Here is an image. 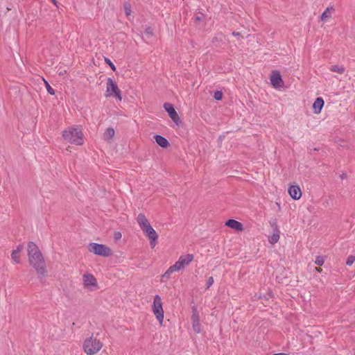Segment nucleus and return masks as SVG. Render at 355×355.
I'll list each match as a JSON object with an SVG mask.
<instances>
[{
    "instance_id": "1",
    "label": "nucleus",
    "mask_w": 355,
    "mask_h": 355,
    "mask_svg": "<svg viewBox=\"0 0 355 355\" xmlns=\"http://www.w3.org/2000/svg\"><path fill=\"white\" fill-rule=\"evenodd\" d=\"M83 132L79 128L71 127L62 132V136L66 141L76 145L83 144Z\"/></svg>"
},
{
    "instance_id": "2",
    "label": "nucleus",
    "mask_w": 355,
    "mask_h": 355,
    "mask_svg": "<svg viewBox=\"0 0 355 355\" xmlns=\"http://www.w3.org/2000/svg\"><path fill=\"white\" fill-rule=\"evenodd\" d=\"M30 265L36 270L39 276L46 273V263L41 252L28 257Z\"/></svg>"
},
{
    "instance_id": "3",
    "label": "nucleus",
    "mask_w": 355,
    "mask_h": 355,
    "mask_svg": "<svg viewBox=\"0 0 355 355\" xmlns=\"http://www.w3.org/2000/svg\"><path fill=\"white\" fill-rule=\"evenodd\" d=\"M102 343L92 336L87 338L83 343V349L87 355H93L102 348Z\"/></svg>"
},
{
    "instance_id": "4",
    "label": "nucleus",
    "mask_w": 355,
    "mask_h": 355,
    "mask_svg": "<svg viewBox=\"0 0 355 355\" xmlns=\"http://www.w3.org/2000/svg\"><path fill=\"white\" fill-rule=\"evenodd\" d=\"M88 250L95 254L104 257H107L112 254V250L110 248L105 245L96 243L89 244Z\"/></svg>"
},
{
    "instance_id": "5",
    "label": "nucleus",
    "mask_w": 355,
    "mask_h": 355,
    "mask_svg": "<svg viewBox=\"0 0 355 355\" xmlns=\"http://www.w3.org/2000/svg\"><path fill=\"white\" fill-rule=\"evenodd\" d=\"M113 94L116 98H118L119 101H121L122 97L121 95L120 89H119L116 83L112 78H109L107 81L105 96H111Z\"/></svg>"
},
{
    "instance_id": "6",
    "label": "nucleus",
    "mask_w": 355,
    "mask_h": 355,
    "mask_svg": "<svg viewBox=\"0 0 355 355\" xmlns=\"http://www.w3.org/2000/svg\"><path fill=\"white\" fill-rule=\"evenodd\" d=\"M193 260V255L187 254L186 255L180 256L178 261L175 263L174 269L177 271L184 269Z\"/></svg>"
},
{
    "instance_id": "7",
    "label": "nucleus",
    "mask_w": 355,
    "mask_h": 355,
    "mask_svg": "<svg viewBox=\"0 0 355 355\" xmlns=\"http://www.w3.org/2000/svg\"><path fill=\"white\" fill-rule=\"evenodd\" d=\"M142 230L150 239V246L154 248L156 245L157 239L158 237L155 230L150 225L144 228Z\"/></svg>"
},
{
    "instance_id": "8",
    "label": "nucleus",
    "mask_w": 355,
    "mask_h": 355,
    "mask_svg": "<svg viewBox=\"0 0 355 355\" xmlns=\"http://www.w3.org/2000/svg\"><path fill=\"white\" fill-rule=\"evenodd\" d=\"M270 81L272 85L275 88H279L282 87L284 85L283 80L282 79V76L279 73V72L277 71H272L271 76H270Z\"/></svg>"
},
{
    "instance_id": "9",
    "label": "nucleus",
    "mask_w": 355,
    "mask_h": 355,
    "mask_svg": "<svg viewBox=\"0 0 355 355\" xmlns=\"http://www.w3.org/2000/svg\"><path fill=\"white\" fill-rule=\"evenodd\" d=\"M164 107L165 110L168 113V115L171 117V119L175 123H177L179 121L180 118L173 105L171 103H165L164 105Z\"/></svg>"
},
{
    "instance_id": "10",
    "label": "nucleus",
    "mask_w": 355,
    "mask_h": 355,
    "mask_svg": "<svg viewBox=\"0 0 355 355\" xmlns=\"http://www.w3.org/2000/svg\"><path fill=\"white\" fill-rule=\"evenodd\" d=\"M192 322L193 329L195 333L199 334L201 332V324L200 323L199 312H193L191 317Z\"/></svg>"
},
{
    "instance_id": "11",
    "label": "nucleus",
    "mask_w": 355,
    "mask_h": 355,
    "mask_svg": "<svg viewBox=\"0 0 355 355\" xmlns=\"http://www.w3.org/2000/svg\"><path fill=\"white\" fill-rule=\"evenodd\" d=\"M83 284L86 288H89L91 286L97 287V282L93 275L85 274L83 275Z\"/></svg>"
},
{
    "instance_id": "12",
    "label": "nucleus",
    "mask_w": 355,
    "mask_h": 355,
    "mask_svg": "<svg viewBox=\"0 0 355 355\" xmlns=\"http://www.w3.org/2000/svg\"><path fill=\"white\" fill-rule=\"evenodd\" d=\"M290 196L294 200H298L302 196V191L299 186L293 185L288 189Z\"/></svg>"
},
{
    "instance_id": "13",
    "label": "nucleus",
    "mask_w": 355,
    "mask_h": 355,
    "mask_svg": "<svg viewBox=\"0 0 355 355\" xmlns=\"http://www.w3.org/2000/svg\"><path fill=\"white\" fill-rule=\"evenodd\" d=\"M225 225L231 227L236 231H242L243 230V225L241 223L234 220V219H229L226 223Z\"/></svg>"
},
{
    "instance_id": "14",
    "label": "nucleus",
    "mask_w": 355,
    "mask_h": 355,
    "mask_svg": "<svg viewBox=\"0 0 355 355\" xmlns=\"http://www.w3.org/2000/svg\"><path fill=\"white\" fill-rule=\"evenodd\" d=\"M27 252L28 257L41 252L37 245L32 241L28 242L27 244Z\"/></svg>"
},
{
    "instance_id": "15",
    "label": "nucleus",
    "mask_w": 355,
    "mask_h": 355,
    "mask_svg": "<svg viewBox=\"0 0 355 355\" xmlns=\"http://www.w3.org/2000/svg\"><path fill=\"white\" fill-rule=\"evenodd\" d=\"M23 248V245H19L15 250H12L11 253V258L15 263H20L21 260L19 254L22 251Z\"/></svg>"
},
{
    "instance_id": "16",
    "label": "nucleus",
    "mask_w": 355,
    "mask_h": 355,
    "mask_svg": "<svg viewBox=\"0 0 355 355\" xmlns=\"http://www.w3.org/2000/svg\"><path fill=\"white\" fill-rule=\"evenodd\" d=\"M323 106L324 100L321 97L317 98L313 104V109L314 110V113H320Z\"/></svg>"
},
{
    "instance_id": "17",
    "label": "nucleus",
    "mask_w": 355,
    "mask_h": 355,
    "mask_svg": "<svg viewBox=\"0 0 355 355\" xmlns=\"http://www.w3.org/2000/svg\"><path fill=\"white\" fill-rule=\"evenodd\" d=\"M154 138L156 143L162 148H167L170 145L168 140L161 135H157L154 137Z\"/></svg>"
},
{
    "instance_id": "18",
    "label": "nucleus",
    "mask_w": 355,
    "mask_h": 355,
    "mask_svg": "<svg viewBox=\"0 0 355 355\" xmlns=\"http://www.w3.org/2000/svg\"><path fill=\"white\" fill-rule=\"evenodd\" d=\"M137 222L141 227V230L150 225V223L143 214H139L137 216Z\"/></svg>"
},
{
    "instance_id": "19",
    "label": "nucleus",
    "mask_w": 355,
    "mask_h": 355,
    "mask_svg": "<svg viewBox=\"0 0 355 355\" xmlns=\"http://www.w3.org/2000/svg\"><path fill=\"white\" fill-rule=\"evenodd\" d=\"M153 311H163L162 306V300L159 295H155L154 298Z\"/></svg>"
},
{
    "instance_id": "20",
    "label": "nucleus",
    "mask_w": 355,
    "mask_h": 355,
    "mask_svg": "<svg viewBox=\"0 0 355 355\" xmlns=\"http://www.w3.org/2000/svg\"><path fill=\"white\" fill-rule=\"evenodd\" d=\"M114 135V130L112 128H108L106 129L103 134V138L105 141L110 142V140Z\"/></svg>"
},
{
    "instance_id": "21",
    "label": "nucleus",
    "mask_w": 355,
    "mask_h": 355,
    "mask_svg": "<svg viewBox=\"0 0 355 355\" xmlns=\"http://www.w3.org/2000/svg\"><path fill=\"white\" fill-rule=\"evenodd\" d=\"M334 9L332 7L327 8L322 14L321 19L322 21H327L331 17V13L334 12Z\"/></svg>"
},
{
    "instance_id": "22",
    "label": "nucleus",
    "mask_w": 355,
    "mask_h": 355,
    "mask_svg": "<svg viewBox=\"0 0 355 355\" xmlns=\"http://www.w3.org/2000/svg\"><path fill=\"white\" fill-rule=\"evenodd\" d=\"M330 70L333 72L343 74L345 71V68L343 66L332 65L330 67Z\"/></svg>"
},
{
    "instance_id": "23",
    "label": "nucleus",
    "mask_w": 355,
    "mask_h": 355,
    "mask_svg": "<svg viewBox=\"0 0 355 355\" xmlns=\"http://www.w3.org/2000/svg\"><path fill=\"white\" fill-rule=\"evenodd\" d=\"M175 271H177V270H176V269H174V266L173 265L168 268V269L162 276V279H169L171 274H172Z\"/></svg>"
},
{
    "instance_id": "24",
    "label": "nucleus",
    "mask_w": 355,
    "mask_h": 355,
    "mask_svg": "<svg viewBox=\"0 0 355 355\" xmlns=\"http://www.w3.org/2000/svg\"><path fill=\"white\" fill-rule=\"evenodd\" d=\"M279 239V234L278 231H277V233L273 234L272 236L269 237L268 241H269L270 243L275 244L278 242Z\"/></svg>"
},
{
    "instance_id": "25",
    "label": "nucleus",
    "mask_w": 355,
    "mask_h": 355,
    "mask_svg": "<svg viewBox=\"0 0 355 355\" xmlns=\"http://www.w3.org/2000/svg\"><path fill=\"white\" fill-rule=\"evenodd\" d=\"M153 313L155 315V317L157 319V320L159 322L160 325H162L164 312H153Z\"/></svg>"
},
{
    "instance_id": "26",
    "label": "nucleus",
    "mask_w": 355,
    "mask_h": 355,
    "mask_svg": "<svg viewBox=\"0 0 355 355\" xmlns=\"http://www.w3.org/2000/svg\"><path fill=\"white\" fill-rule=\"evenodd\" d=\"M355 261V257L354 255H349L346 261V264L347 266H352Z\"/></svg>"
},
{
    "instance_id": "27",
    "label": "nucleus",
    "mask_w": 355,
    "mask_h": 355,
    "mask_svg": "<svg viewBox=\"0 0 355 355\" xmlns=\"http://www.w3.org/2000/svg\"><path fill=\"white\" fill-rule=\"evenodd\" d=\"M44 83H45V85H46V89H47V92H48L51 95H54V94H55L54 89H53L50 86V85L48 83V82H46V80H44Z\"/></svg>"
},
{
    "instance_id": "28",
    "label": "nucleus",
    "mask_w": 355,
    "mask_h": 355,
    "mask_svg": "<svg viewBox=\"0 0 355 355\" xmlns=\"http://www.w3.org/2000/svg\"><path fill=\"white\" fill-rule=\"evenodd\" d=\"M324 262V259L322 257H317L315 261V263L318 266H322Z\"/></svg>"
},
{
    "instance_id": "29",
    "label": "nucleus",
    "mask_w": 355,
    "mask_h": 355,
    "mask_svg": "<svg viewBox=\"0 0 355 355\" xmlns=\"http://www.w3.org/2000/svg\"><path fill=\"white\" fill-rule=\"evenodd\" d=\"M223 97V93L220 91H216L214 94V98L217 100L220 101L222 99Z\"/></svg>"
},
{
    "instance_id": "30",
    "label": "nucleus",
    "mask_w": 355,
    "mask_h": 355,
    "mask_svg": "<svg viewBox=\"0 0 355 355\" xmlns=\"http://www.w3.org/2000/svg\"><path fill=\"white\" fill-rule=\"evenodd\" d=\"M144 33L148 37H151L153 35V31L150 26L145 28Z\"/></svg>"
},
{
    "instance_id": "31",
    "label": "nucleus",
    "mask_w": 355,
    "mask_h": 355,
    "mask_svg": "<svg viewBox=\"0 0 355 355\" xmlns=\"http://www.w3.org/2000/svg\"><path fill=\"white\" fill-rule=\"evenodd\" d=\"M286 320H289L291 322H294L293 318H295V315L294 313H290L285 315Z\"/></svg>"
},
{
    "instance_id": "32",
    "label": "nucleus",
    "mask_w": 355,
    "mask_h": 355,
    "mask_svg": "<svg viewBox=\"0 0 355 355\" xmlns=\"http://www.w3.org/2000/svg\"><path fill=\"white\" fill-rule=\"evenodd\" d=\"M105 62L109 64V66L110 67V68L114 71H116V67L114 66V64L111 62V60L107 58H105Z\"/></svg>"
},
{
    "instance_id": "33",
    "label": "nucleus",
    "mask_w": 355,
    "mask_h": 355,
    "mask_svg": "<svg viewBox=\"0 0 355 355\" xmlns=\"http://www.w3.org/2000/svg\"><path fill=\"white\" fill-rule=\"evenodd\" d=\"M124 9H125V13L127 16H129L131 14V9H130V6H128V5H125L124 6Z\"/></svg>"
},
{
    "instance_id": "34",
    "label": "nucleus",
    "mask_w": 355,
    "mask_h": 355,
    "mask_svg": "<svg viewBox=\"0 0 355 355\" xmlns=\"http://www.w3.org/2000/svg\"><path fill=\"white\" fill-rule=\"evenodd\" d=\"M214 283V278L210 277L207 282V287L209 288Z\"/></svg>"
},
{
    "instance_id": "35",
    "label": "nucleus",
    "mask_w": 355,
    "mask_h": 355,
    "mask_svg": "<svg viewBox=\"0 0 355 355\" xmlns=\"http://www.w3.org/2000/svg\"><path fill=\"white\" fill-rule=\"evenodd\" d=\"M121 238V234L119 232H116L114 234V239L117 241Z\"/></svg>"
},
{
    "instance_id": "36",
    "label": "nucleus",
    "mask_w": 355,
    "mask_h": 355,
    "mask_svg": "<svg viewBox=\"0 0 355 355\" xmlns=\"http://www.w3.org/2000/svg\"><path fill=\"white\" fill-rule=\"evenodd\" d=\"M272 355H288V354H286V353H277V354H274Z\"/></svg>"
},
{
    "instance_id": "37",
    "label": "nucleus",
    "mask_w": 355,
    "mask_h": 355,
    "mask_svg": "<svg viewBox=\"0 0 355 355\" xmlns=\"http://www.w3.org/2000/svg\"><path fill=\"white\" fill-rule=\"evenodd\" d=\"M315 270L320 272L322 271V269L320 268H315Z\"/></svg>"
},
{
    "instance_id": "38",
    "label": "nucleus",
    "mask_w": 355,
    "mask_h": 355,
    "mask_svg": "<svg viewBox=\"0 0 355 355\" xmlns=\"http://www.w3.org/2000/svg\"><path fill=\"white\" fill-rule=\"evenodd\" d=\"M55 6H57L56 0H51Z\"/></svg>"
},
{
    "instance_id": "39",
    "label": "nucleus",
    "mask_w": 355,
    "mask_h": 355,
    "mask_svg": "<svg viewBox=\"0 0 355 355\" xmlns=\"http://www.w3.org/2000/svg\"><path fill=\"white\" fill-rule=\"evenodd\" d=\"M239 35V33L233 32V35H234V36H237V35Z\"/></svg>"
},
{
    "instance_id": "40",
    "label": "nucleus",
    "mask_w": 355,
    "mask_h": 355,
    "mask_svg": "<svg viewBox=\"0 0 355 355\" xmlns=\"http://www.w3.org/2000/svg\"><path fill=\"white\" fill-rule=\"evenodd\" d=\"M196 20H198V21L200 20V17H196Z\"/></svg>"
}]
</instances>
